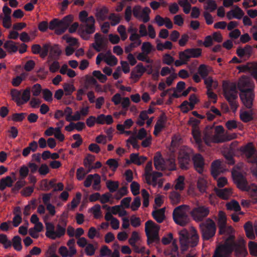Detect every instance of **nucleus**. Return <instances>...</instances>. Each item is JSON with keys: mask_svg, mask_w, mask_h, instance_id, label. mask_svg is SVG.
<instances>
[{"mask_svg": "<svg viewBox=\"0 0 257 257\" xmlns=\"http://www.w3.org/2000/svg\"><path fill=\"white\" fill-rule=\"evenodd\" d=\"M51 45V43H47L42 45V47H41L42 50H41L40 54L41 58L44 59L48 55L49 52H50Z\"/></svg>", "mask_w": 257, "mask_h": 257, "instance_id": "nucleus-45", "label": "nucleus"}, {"mask_svg": "<svg viewBox=\"0 0 257 257\" xmlns=\"http://www.w3.org/2000/svg\"><path fill=\"white\" fill-rule=\"evenodd\" d=\"M244 229L246 235L248 238L250 239H253L255 238L252 224L250 221H247L245 223L244 225Z\"/></svg>", "mask_w": 257, "mask_h": 257, "instance_id": "nucleus-29", "label": "nucleus"}, {"mask_svg": "<svg viewBox=\"0 0 257 257\" xmlns=\"http://www.w3.org/2000/svg\"><path fill=\"white\" fill-rule=\"evenodd\" d=\"M94 156L92 155L89 154L84 160V165L86 168L89 169L92 166L91 164L94 161Z\"/></svg>", "mask_w": 257, "mask_h": 257, "instance_id": "nucleus-53", "label": "nucleus"}, {"mask_svg": "<svg viewBox=\"0 0 257 257\" xmlns=\"http://www.w3.org/2000/svg\"><path fill=\"white\" fill-rule=\"evenodd\" d=\"M205 9L209 10L210 12H213L217 8V5L216 2L213 0H208L206 2V6H205Z\"/></svg>", "mask_w": 257, "mask_h": 257, "instance_id": "nucleus-61", "label": "nucleus"}, {"mask_svg": "<svg viewBox=\"0 0 257 257\" xmlns=\"http://www.w3.org/2000/svg\"><path fill=\"white\" fill-rule=\"evenodd\" d=\"M142 195L143 198V206L147 207L149 205V194L146 189H144L142 190Z\"/></svg>", "mask_w": 257, "mask_h": 257, "instance_id": "nucleus-59", "label": "nucleus"}, {"mask_svg": "<svg viewBox=\"0 0 257 257\" xmlns=\"http://www.w3.org/2000/svg\"><path fill=\"white\" fill-rule=\"evenodd\" d=\"M108 13V9L103 7L101 8H97L96 10L95 17L98 22H102L108 19L107 14Z\"/></svg>", "mask_w": 257, "mask_h": 257, "instance_id": "nucleus-20", "label": "nucleus"}, {"mask_svg": "<svg viewBox=\"0 0 257 257\" xmlns=\"http://www.w3.org/2000/svg\"><path fill=\"white\" fill-rule=\"evenodd\" d=\"M215 192L217 196L224 200L227 199L231 194V190L230 188H216Z\"/></svg>", "mask_w": 257, "mask_h": 257, "instance_id": "nucleus-25", "label": "nucleus"}, {"mask_svg": "<svg viewBox=\"0 0 257 257\" xmlns=\"http://www.w3.org/2000/svg\"><path fill=\"white\" fill-rule=\"evenodd\" d=\"M106 187L111 193L115 192L119 187V183L117 181L109 180L106 182Z\"/></svg>", "mask_w": 257, "mask_h": 257, "instance_id": "nucleus-42", "label": "nucleus"}, {"mask_svg": "<svg viewBox=\"0 0 257 257\" xmlns=\"http://www.w3.org/2000/svg\"><path fill=\"white\" fill-rule=\"evenodd\" d=\"M192 135L196 143L199 147L202 145V139L201 138V133L198 130L193 129L192 130Z\"/></svg>", "mask_w": 257, "mask_h": 257, "instance_id": "nucleus-43", "label": "nucleus"}, {"mask_svg": "<svg viewBox=\"0 0 257 257\" xmlns=\"http://www.w3.org/2000/svg\"><path fill=\"white\" fill-rule=\"evenodd\" d=\"M208 207L205 205H197L190 210V214L196 222H201L209 214Z\"/></svg>", "mask_w": 257, "mask_h": 257, "instance_id": "nucleus-10", "label": "nucleus"}, {"mask_svg": "<svg viewBox=\"0 0 257 257\" xmlns=\"http://www.w3.org/2000/svg\"><path fill=\"white\" fill-rule=\"evenodd\" d=\"M12 99L14 101L18 106H21V96L22 90H19L17 89H12L10 92Z\"/></svg>", "mask_w": 257, "mask_h": 257, "instance_id": "nucleus-27", "label": "nucleus"}, {"mask_svg": "<svg viewBox=\"0 0 257 257\" xmlns=\"http://www.w3.org/2000/svg\"><path fill=\"white\" fill-rule=\"evenodd\" d=\"M233 251L236 257H244L247 254L245 247L240 244H234Z\"/></svg>", "mask_w": 257, "mask_h": 257, "instance_id": "nucleus-26", "label": "nucleus"}, {"mask_svg": "<svg viewBox=\"0 0 257 257\" xmlns=\"http://www.w3.org/2000/svg\"><path fill=\"white\" fill-rule=\"evenodd\" d=\"M62 51L60 49V47L58 45L54 44L51 45L50 52H49V57L52 58L53 59L57 60L59 59V56H60Z\"/></svg>", "mask_w": 257, "mask_h": 257, "instance_id": "nucleus-24", "label": "nucleus"}, {"mask_svg": "<svg viewBox=\"0 0 257 257\" xmlns=\"http://www.w3.org/2000/svg\"><path fill=\"white\" fill-rule=\"evenodd\" d=\"M165 165L166 170L170 171L175 170L176 169L175 160L174 159L170 158L165 160Z\"/></svg>", "mask_w": 257, "mask_h": 257, "instance_id": "nucleus-50", "label": "nucleus"}, {"mask_svg": "<svg viewBox=\"0 0 257 257\" xmlns=\"http://www.w3.org/2000/svg\"><path fill=\"white\" fill-rule=\"evenodd\" d=\"M106 57L104 59L105 62L109 66H113L117 64V59L114 55H111L110 50L108 51L105 54Z\"/></svg>", "mask_w": 257, "mask_h": 257, "instance_id": "nucleus-32", "label": "nucleus"}, {"mask_svg": "<svg viewBox=\"0 0 257 257\" xmlns=\"http://www.w3.org/2000/svg\"><path fill=\"white\" fill-rule=\"evenodd\" d=\"M90 210L95 218H98L100 217L101 206L99 204H95L91 208Z\"/></svg>", "mask_w": 257, "mask_h": 257, "instance_id": "nucleus-63", "label": "nucleus"}, {"mask_svg": "<svg viewBox=\"0 0 257 257\" xmlns=\"http://www.w3.org/2000/svg\"><path fill=\"white\" fill-rule=\"evenodd\" d=\"M73 16L68 15L62 20L54 19L52 20L49 25L46 21H42L39 24L38 29L41 32H45L49 28L50 30H55L57 35H61L67 30L73 21Z\"/></svg>", "mask_w": 257, "mask_h": 257, "instance_id": "nucleus-1", "label": "nucleus"}, {"mask_svg": "<svg viewBox=\"0 0 257 257\" xmlns=\"http://www.w3.org/2000/svg\"><path fill=\"white\" fill-rule=\"evenodd\" d=\"M94 77L97 78L101 83H104L107 80L106 75L101 73L99 70H94L92 72Z\"/></svg>", "mask_w": 257, "mask_h": 257, "instance_id": "nucleus-54", "label": "nucleus"}, {"mask_svg": "<svg viewBox=\"0 0 257 257\" xmlns=\"http://www.w3.org/2000/svg\"><path fill=\"white\" fill-rule=\"evenodd\" d=\"M26 115L25 112L15 113L13 114L11 119L15 122H21L25 119Z\"/></svg>", "mask_w": 257, "mask_h": 257, "instance_id": "nucleus-48", "label": "nucleus"}, {"mask_svg": "<svg viewBox=\"0 0 257 257\" xmlns=\"http://www.w3.org/2000/svg\"><path fill=\"white\" fill-rule=\"evenodd\" d=\"M195 103H189L187 100L184 101L180 105V108L183 113H187L189 110H192L194 108Z\"/></svg>", "mask_w": 257, "mask_h": 257, "instance_id": "nucleus-38", "label": "nucleus"}, {"mask_svg": "<svg viewBox=\"0 0 257 257\" xmlns=\"http://www.w3.org/2000/svg\"><path fill=\"white\" fill-rule=\"evenodd\" d=\"M154 164L155 168L158 171H164L166 170L165 159H164L161 153L158 152L154 157Z\"/></svg>", "mask_w": 257, "mask_h": 257, "instance_id": "nucleus-18", "label": "nucleus"}, {"mask_svg": "<svg viewBox=\"0 0 257 257\" xmlns=\"http://www.w3.org/2000/svg\"><path fill=\"white\" fill-rule=\"evenodd\" d=\"M240 151L246 156L247 161L253 164L257 163V156L255 155V149L252 143L240 147Z\"/></svg>", "mask_w": 257, "mask_h": 257, "instance_id": "nucleus-13", "label": "nucleus"}, {"mask_svg": "<svg viewBox=\"0 0 257 257\" xmlns=\"http://www.w3.org/2000/svg\"><path fill=\"white\" fill-rule=\"evenodd\" d=\"M12 245L14 248L18 251L22 249V238L19 235L14 236L12 240Z\"/></svg>", "mask_w": 257, "mask_h": 257, "instance_id": "nucleus-34", "label": "nucleus"}, {"mask_svg": "<svg viewBox=\"0 0 257 257\" xmlns=\"http://www.w3.org/2000/svg\"><path fill=\"white\" fill-rule=\"evenodd\" d=\"M223 95L229 103L233 112H235L238 106V98L236 85L235 83L224 82L223 84Z\"/></svg>", "mask_w": 257, "mask_h": 257, "instance_id": "nucleus-4", "label": "nucleus"}, {"mask_svg": "<svg viewBox=\"0 0 257 257\" xmlns=\"http://www.w3.org/2000/svg\"><path fill=\"white\" fill-rule=\"evenodd\" d=\"M63 89L66 95H70L75 90V88L73 84L67 83L64 84Z\"/></svg>", "mask_w": 257, "mask_h": 257, "instance_id": "nucleus-51", "label": "nucleus"}, {"mask_svg": "<svg viewBox=\"0 0 257 257\" xmlns=\"http://www.w3.org/2000/svg\"><path fill=\"white\" fill-rule=\"evenodd\" d=\"M142 52L145 54V55L149 54L152 49V45L151 43L149 42H144L141 48Z\"/></svg>", "mask_w": 257, "mask_h": 257, "instance_id": "nucleus-52", "label": "nucleus"}, {"mask_svg": "<svg viewBox=\"0 0 257 257\" xmlns=\"http://www.w3.org/2000/svg\"><path fill=\"white\" fill-rule=\"evenodd\" d=\"M254 96L253 88L240 89L239 97L241 102L246 108L250 109L252 107Z\"/></svg>", "mask_w": 257, "mask_h": 257, "instance_id": "nucleus-11", "label": "nucleus"}, {"mask_svg": "<svg viewBox=\"0 0 257 257\" xmlns=\"http://www.w3.org/2000/svg\"><path fill=\"white\" fill-rule=\"evenodd\" d=\"M248 246L250 254L252 256H257V242L250 241Z\"/></svg>", "mask_w": 257, "mask_h": 257, "instance_id": "nucleus-49", "label": "nucleus"}, {"mask_svg": "<svg viewBox=\"0 0 257 257\" xmlns=\"http://www.w3.org/2000/svg\"><path fill=\"white\" fill-rule=\"evenodd\" d=\"M79 19L82 24L78 29V33L83 39L88 40L90 35L95 31V20L92 16L88 17V12L84 10L79 13Z\"/></svg>", "mask_w": 257, "mask_h": 257, "instance_id": "nucleus-2", "label": "nucleus"}, {"mask_svg": "<svg viewBox=\"0 0 257 257\" xmlns=\"http://www.w3.org/2000/svg\"><path fill=\"white\" fill-rule=\"evenodd\" d=\"M221 166V162L219 160H215L212 163L211 173L214 178H216L222 172Z\"/></svg>", "mask_w": 257, "mask_h": 257, "instance_id": "nucleus-21", "label": "nucleus"}, {"mask_svg": "<svg viewBox=\"0 0 257 257\" xmlns=\"http://www.w3.org/2000/svg\"><path fill=\"white\" fill-rule=\"evenodd\" d=\"M198 73L203 79L205 78L209 73L206 65L201 64L198 67Z\"/></svg>", "mask_w": 257, "mask_h": 257, "instance_id": "nucleus-47", "label": "nucleus"}, {"mask_svg": "<svg viewBox=\"0 0 257 257\" xmlns=\"http://www.w3.org/2000/svg\"><path fill=\"white\" fill-rule=\"evenodd\" d=\"M31 97V87H27L24 90H22L21 96V105L25 104L29 101Z\"/></svg>", "mask_w": 257, "mask_h": 257, "instance_id": "nucleus-30", "label": "nucleus"}, {"mask_svg": "<svg viewBox=\"0 0 257 257\" xmlns=\"http://www.w3.org/2000/svg\"><path fill=\"white\" fill-rule=\"evenodd\" d=\"M186 51L188 52L190 58H197L201 55V49L200 48L187 49Z\"/></svg>", "mask_w": 257, "mask_h": 257, "instance_id": "nucleus-44", "label": "nucleus"}, {"mask_svg": "<svg viewBox=\"0 0 257 257\" xmlns=\"http://www.w3.org/2000/svg\"><path fill=\"white\" fill-rule=\"evenodd\" d=\"M152 215L156 221L159 223H162L165 218V215H163L156 210L153 211L152 213Z\"/></svg>", "mask_w": 257, "mask_h": 257, "instance_id": "nucleus-62", "label": "nucleus"}, {"mask_svg": "<svg viewBox=\"0 0 257 257\" xmlns=\"http://www.w3.org/2000/svg\"><path fill=\"white\" fill-rule=\"evenodd\" d=\"M166 121H167L166 116L164 114L161 115L159 116V117L155 125V127H156V129L158 128L159 130L162 131L163 130V128H164L165 127V125L166 122Z\"/></svg>", "mask_w": 257, "mask_h": 257, "instance_id": "nucleus-40", "label": "nucleus"}, {"mask_svg": "<svg viewBox=\"0 0 257 257\" xmlns=\"http://www.w3.org/2000/svg\"><path fill=\"white\" fill-rule=\"evenodd\" d=\"M46 236L52 239L53 234H54L55 226L51 222H46Z\"/></svg>", "mask_w": 257, "mask_h": 257, "instance_id": "nucleus-39", "label": "nucleus"}, {"mask_svg": "<svg viewBox=\"0 0 257 257\" xmlns=\"http://www.w3.org/2000/svg\"><path fill=\"white\" fill-rule=\"evenodd\" d=\"M224 130L222 125H217L214 127V125H207L204 131L203 140L205 144L208 146L212 143H220L227 140L224 136Z\"/></svg>", "mask_w": 257, "mask_h": 257, "instance_id": "nucleus-3", "label": "nucleus"}, {"mask_svg": "<svg viewBox=\"0 0 257 257\" xmlns=\"http://www.w3.org/2000/svg\"><path fill=\"white\" fill-rule=\"evenodd\" d=\"M140 186L137 182L133 181L131 184V190L134 196H136L140 193Z\"/></svg>", "mask_w": 257, "mask_h": 257, "instance_id": "nucleus-58", "label": "nucleus"}, {"mask_svg": "<svg viewBox=\"0 0 257 257\" xmlns=\"http://www.w3.org/2000/svg\"><path fill=\"white\" fill-rule=\"evenodd\" d=\"M219 233L223 234L227 232L230 233L232 231V228L231 226H226V217L225 214L221 211L219 213Z\"/></svg>", "mask_w": 257, "mask_h": 257, "instance_id": "nucleus-16", "label": "nucleus"}, {"mask_svg": "<svg viewBox=\"0 0 257 257\" xmlns=\"http://www.w3.org/2000/svg\"><path fill=\"white\" fill-rule=\"evenodd\" d=\"M197 187L200 191L202 192H205L207 187L206 181L203 178H199L197 182Z\"/></svg>", "mask_w": 257, "mask_h": 257, "instance_id": "nucleus-55", "label": "nucleus"}, {"mask_svg": "<svg viewBox=\"0 0 257 257\" xmlns=\"http://www.w3.org/2000/svg\"><path fill=\"white\" fill-rule=\"evenodd\" d=\"M31 91H32L33 96L35 97L39 96L42 91L41 85L38 83L34 84L31 88Z\"/></svg>", "mask_w": 257, "mask_h": 257, "instance_id": "nucleus-60", "label": "nucleus"}, {"mask_svg": "<svg viewBox=\"0 0 257 257\" xmlns=\"http://www.w3.org/2000/svg\"><path fill=\"white\" fill-rule=\"evenodd\" d=\"M169 198L173 204H177L180 202L181 195L177 192H172L169 196Z\"/></svg>", "mask_w": 257, "mask_h": 257, "instance_id": "nucleus-46", "label": "nucleus"}, {"mask_svg": "<svg viewBox=\"0 0 257 257\" xmlns=\"http://www.w3.org/2000/svg\"><path fill=\"white\" fill-rule=\"evenodd\" d=\"M133 121L131 118L126 119L123 124H118L116 125V129L118 131H123L125 129H129L133 124Z\"/></svg>", "mask_w": 257, "mask_h": 257, "instance_id": "nucleus-41", "label": "nucleus"}, {"mask_svg": "<svg viewBox=\"0 0 257 257\" xmlns=\"http://www.w3.org/2000/svg\"><path fill=\"white\" fill-rule=\"evenodd\" d=\"M153 171L152 162L149 161L146 164L145 167V178L147 184H151V173Z\"/></svg>", "mask_w": 257, "mask_h": 257, "instance_id": "nucleus-31", "label": "nucleus"}, {"mask_svg": "<svg viewBox=\"0 0 257 257\" xmlns=\"http://www.w3.org/2000/svg\"><path fill=\"white\" fill-rule=\"evenodd\" d=\"M193 150L187 147H182L179 152L178 162L180 167L182 170H187L189 169L193 157Z\"/></svg>", "mask_w": 257, "mask_h": 257, "instance_id": "nucleus-8", "label": "nucleus"}, {"mask_svg": "<svg viewBox=\"0 0 257 257\" xmlns=\"http://www.w3.org/2000/svg\"><path fill=\"white\" fill-rule=\"evenodd\" d=\"M0 243L3 245L5 249H8L12 246L11 240L8 239L7 235L5 234H0Z\"/></svg>", "mask_w": 257, "mask_h": 257, "instance_id": "nucleus-36", "label": "nucleus"}, {"mask_svg": "<svg viewBox=\"0 0 257 257\" xmlns=\"http://www.w3.org/2000/svg\"><path fill=\"white\" fill-rule=\"evenodd\" d=\"M66 225V222H64V226H62L59 224H57L56 226V230L54 231V234H53L52 238V239H55L57 238H60L63 236L66 232L65 226Z\"/></svg>", "mask_w": 257, "mask_h": 257, "instance_id": "nucleus-28", "label": "nucleus"}, {"mask_svg": "<svg viewBox=\"0 0 257 257\" xmlns=\"http://www.w3.org/2000/svg\"><path fill=\"white\" fill-rule=\"evenodd\" d=\"M226 206L227 210H233L236 212L240 211L241 209L238 202L235 200H232L228 202L226 204Z\"/></svg>", "mask_w": 257, "mask_h": 257, "instance_id": "nucleus-37", "label": "nucleus"}, {"mask_svg": "<svg viewBox=\"0 0 257 257\" xmlns=\"http://www.w3.org/2000/svg\"><path fill=\"white\" fill-rule=\"evenodd\" d=\"M195 170L201 174L204 169V161L203 157L200 154H197L192 157V160Z\"/></svg>", "mask_w": 257, "mask_h": 257, "instance_id": "nucleus-17", "label": "nucleus"}, {"mask_svg": "<svg viewBox=\"0 0 257 257\" xmlns=\"http://www.w3.org/2000/svg\"><path fill=\"white\" fill-rule=\"evenodd\" d=\"M237 69L241 72L249 71L257 74V64L247 63L246 65L237 66Z\"/></svg>", "mask_w": 257, "mask_h": 257, "instance_id": "nucleus-22", "label": "nucleus"}, {"mask_svg": "<svg viewBox=\"0 0 257 257\" xmlns=\"http://www.w3.org/2000/svg\"><path fill=\"white\" fill-rule=\"evenodd\" d=\"M234 245L226 243L218 246L215 250V252H220L222 254L230 256L234 249Z\"/></svg>", "mask_w": 257, "mask_h": 257, "instance_id": "nucleus-19", "label": "nucleus"}, {"mask_svg": "<svg viewBox=\"0 0 257 257\" xmlns=\"http://www.w3.org/2000/svg\"><path fill=\"white\" fill-rule=\"evenodd\" d=\"M240 118L244 122L251 121L253 118L252 110L241 112L240 113Z\"/></svg>", "mask_w": 257, "mask_h": 257, "instance_id": "nucleus-35", "label": "nucleus"}, {"mask_svg": "<svg viewBox=\"0 0 257 257\" xmlns=\"http://www.w3.org/2000/svg\"><path fill=\"white\" fill-rule=\"evenodd\" d=\"M145 232L147 237V244L150 245L153 242L160 243V239L159 235L160 226L152 220H148L145 223Z\"/></svg>", "mask_w": 257, "mask_h": 257, "instance_id": "nucleus-7", "label": "nucleus"}, {"mask_svg": "<svg viewBox=\"0 0 257 257\" xmlns=\"http://www.w3.org/2000/svg\"><path fill=\"white\" fill-rule=\"evenodd\" d=\"M151 10L149 7H145L142 10L141 6L139 5L135 6L133 9V14L134 16L138 19H142L144 23H146L150 20L149 14Z\"/></svg>", "mask_w": 257, "mask_h": 257, "instance_id": "nucleus-12", "label": "nucleus"}, {"mask_svg": "<svg viewBox=\"0 0 257 257\" xmlns=\"http://www.w3.org/2000/svg\"><path fill=\"white\" fill-rule=\"evenodd\" d=\"M95 43L91 44L92 47L97 51L100 52L101 49L107 48L108 41L101 35L97 33L94 35Z\"/></svg>", "mask_w": 257, "mask_h": 257, "instance_id": "nucleus-15", "label": "nucleus"}, {"mask_svg": "<svg viewBox=\"0 0 257 257\" xmlns=\"http://www.w3.org/2000/svg\"><path fill=\"white\" fill-rule=\"evenodd\" d=\"M96 123L99 124H103L106 123L107 124H111L113 121V118L111 115H105L103 114L98 115L96 117Z\"/></svg>", "mask_w": 257, "mask_h": 257, "instance_id": "nucleus-23", "label": "nucleus"}, {"mask_svg": "<svg viewBox=\"0 0 257 257\" xmlns=\"http://www.w3.org/2000/svg\"><path fill=\"white\" fill-rule=\"evenodd\" d=\"M232 176L234 183L239 189L243 191H249L250 189L248 186L246 179L241 173L233 172L232 173Z\"/></svg>", "mask_w": 257, "mask_h": 257, "instance_id": "nucleus-14", "label": "nucleus"}, {"mask_svg": "<svg viewBox=\"0 0 257 257\" xmlns=\"http://www.w3.org/2000/svg\"><path fill=\"white\" fill-rule=\"evenodd\" d=\"M140 237L138 232L134 231L132 232L131 237L128 239V242L131 245H135V244L140 240Z\"/></svg>", "mask_w": 257, "mask_h": 257, "instance_id": "nucleus-57", "label": "nucleus"}, {"mask_svg": "<svg viewBox=\"0 0 257 257\" xmlns=\"http://www.w3.org/2000/svg\"><path fill=\"white\" fill-rule=\"evenodd\" d=\"M106 164L109 166L110 168L113 171H115L118 166V164L117 161L114 159H108Z\"/></svg>", "mask_w": 257, "mask_h": 257, "instance_id": "nucleus-64", "label": "nucleus"}, {"mask_svg": "<svg viewBox=\"0 0 257 257\" xmlns=\"http://www.w3.org/2000/svg\"><path fill=\"white\" fill-rule=\"evenodd\" d=\"M4 47L9 53H15L18 50V47L16 46V43L11 40L6 41L4 45Z\"/></svg>", "mask_w": 257, "mask_h": 257, "instance_id": "nucleus-33", "label": "nucleus"}, {"mask_svg": "<svg viewBox=\"0 0 257 257\" xmlns=\"http://www.w3.org/2000/svg\"><path fill=\"white\" fill-rule=\"evenodd\" d=\"M190 207L183 204L176 207L173 210L172 216L174 222L178 225L184 226L190 221L189 213Z\"/></svg>", "mask_w": 257, "mask_h": 257, "instance_id": "nucleus-5", "label": "nucleus"}, {"mask_svg": "<svg viewBox=\"0 0 257 257\" xmlns=\"http://www.w3.org/2000/svg\"><path fill=\"white\" fill-rule=\"evenodd\" d=\"M23 179H21L18 181L15 184L14 187L12 188V191L14 192H18L22 188L25 186L27 182Z\"/></svg>", "mask_w": 257, "mask_h": 257, "instance_id": "nucleus-56", "label": "nucleus"}, {"mask_svg": "<svg viewBox=\"0 0 257 257\" xmlns=\"http://www.w3.org/2000/svg\"><path fill=\"white\" fill-rule=\"evenodd\" d=\"M180 241L182 251H186L188 246L194 247L197 245L199 237L196 232L189 233L186 230L180 232Z\"/></svg>", "mask_w": 257, "mask_h": 257, "instance_id": "nucleus-6", "label": "nucleus"}, {"mask_svg": "<svg viewBox=\"0 0 257 257\" xmlns=\"http://www.w3.org/2000/svg\"><path fill=\"white\" fill-rule=\"evenodd\" d=\"M199 226L203 240H208L215 235L216 226L214 221L211 219L207 218L202 222Z\"/></svg>", "mask_w": 257, "mask_h": 257, "instance_id": "nucleus-9", "label": "nucleus"}]
</instances>
